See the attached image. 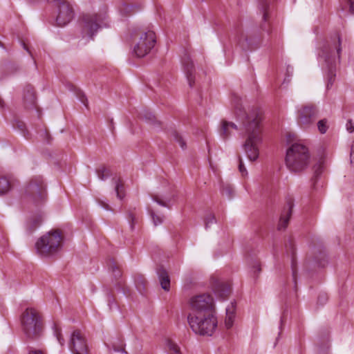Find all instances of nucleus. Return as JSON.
Returning <instances> with one entry per match:
<instances>
[{
  "mask_svg": "<svg viewBox=\"0 0 354 354\" xmlns=\"http://www.w3.org/2000/svg\"><path fill=\"white\" fill-rule=\"evenodd\" d=\"M241 101L238 96H234V114L237 120L241 122V129L245 137L243 145L245 153L250 161H254L259 157V145L262 142L261 117L257 111L247 113Z\"/></svg>",
  "mask_w": 354,
  "mask_h": 354,
  "instance_id": "1",
  "label": "nucleus"
},
{
  "mask_svg": "<svg viewBox=\"0 0 354 354\" xmlns=\"http://www.w3.org/2000/svg\"><path fill=\"white\" fill-rule=\"evenodd\" d=\"M347 39L337 32L326 40L319 48L318 57L324 62L323 68L326 73L327 88L335 82L336 68L339 63L342 49L346 47Z\"/></svg>",
  "mask_w": 354,
  "mask_h": 354,
  "instance_id": "2",
  "label": "nucleus"
},
{
  "mask_svg": "<svg viewBox=\"0 0 354 354\" xmlns=\"http://www.w3.org/2000/svg\"><path fill=\"white\" fill-rule=\"evenodd\" d=\"M64 241L62 231L59 229H52L37 241V253L41 257H55L61 251Z\"/></svg>",
  "mask_w": 354,
  "mask_h": 354,
  "instance_id": "3",
  "label": "nucleus"
},
{
  "mask_svg": "<svg viewBox=\"0 0 354 354\" xmlns=\"http://www.w3.org/2000/svg\"><path fill=\"white\" fill-rule=\"evenodd\" d=\"M21 330L26 337L30 340L38 339L43 333L44 322L37 310L27 308L20 317Z\"/></svg>",
  "mask_w": 354,
  "mask_h": 354,
  "instance_id": "4",
  "label": "nucleus"
},
{
  "mask_svg": "<svg viewBox=\"0 0 354 354\" xmlns=\"http://www.w3.org/2000/svg\"><path fill=\"white\" fill-rule=\"evenodd\" d=\"M310 160L308 147L300 143L292 144L286 151V165L293 173H299L306 169Z\"/></svg>",
  "mask_w": 354,
  "mask_h": 354,
  "instance_id": "5",
  "label": "nucleus"
},
{
  "mask_svg": "<svg viewBox=\"0 0 354 354\" xmlns=\"http://www.w3.org/2000/svg\"><path fill=\"white\" fill-rule=\"evenodd\" d=\"M188 324L192 330L201 335L211 336L217 327L214 312L205 314H189Z\"/></svg>",
  "mask_w": 354,
  "mask_h": 354,
  "instance_id": "6",
  "label": "nucleus"
},
{
  "mask_svg": "<svg viewBox=\"0 0 354 354\" xmlns=\"http://www.w3.org/2000/svg\"><path fill=\"white\" fill-rule=\"evenodd\" d=\"M24 197L35 205H40L46 202V185L42 176H34L29 180L24 188Z\"/></svg>",
  "mask_w": 354,
  "mask_h": 354,
  "instance_id": "7",
  "label": "nucleus"
},
{
  "mask_svg": "<svg viewBox=\"0 0 354 354\" xmlns=\"http://www.w3.org/2000/svg\"><path fill=\"white\" fill-rule=\"evenodd\" d=\"M138 39L136 41L133 53L138 57H143L149 54L156 44V35L152 30H141L138 33Z\"/></svg>",
  "mask_w": 354,
  "mask_h": 354,
  "instance_id": "8",
  "label": "nucleus"
},
{
  "mask_svg": "<svg viewBox=\"0 0 354 354\" xmlns=\"http://www.w3.org/2000/svg\"><path fill=\"white\" fill-rule=\"evenodd\" d=\"M193 310L190 314H205L214 312L213 297L209 294H201L193 297L190 300Z\"/></svg>",
  "mask_w": 354,
  "mask_h": 354,
  "instance_id": "9",
  "label": "nucleus"
},
{
  "mask_svg": "<svg viewBox=\"0 0 354 354\" xmlns=\"http://www.w3.org/2000/svg\"><path fill=\"white\" fill-rule=\"evenodd\" d=\"M318 115L319 110L315 105L312 104L302 105L297 110V123L301 128H308L315 123Z\"/></svg>",
  "mask_w": 354,
  "mask_h": 354,
  "instance_id": "10",
  "label": "nucleus"
},
{
  "mask_svg": "<svg viewBox=\"0 0 354 354\" xmlns=\"http://www.w3.org/2000/svg\"><path fill=\"white\" fill-rule=\"evenodd\" d=\"M104 19V15H84L82 16V34L93 38V35L101 27Z\"/></svg>",
  "mask_w": 354,
  "mask_h": 354,
  "instance_id": "11",
  "label": "nucleus"
},
{
  "mask_svg": "<svg viewBox=\"0 0 354 354\" xmlns=\"http://www.w3.org/2000/svg\"><path fill=\"white\" fill-rule=\"evenodd\" d=\"M58 8V15L56 23L59 26H64L68 24L74 16L72 6L66 0H58L53 2Z\"/></svg>",
  "mask_w": 354,
  "mask_h": 354,
  "instance_id": "12",
  "label": "nucleus"
},
{
  "mask_svg": "<svg viewBox=\"0 0 354 354\" xmlns=\"http://www.w3.org/2000/svg\"><path fill=\"white\" fill-rule=\"evenodd\" d=\"M68 346L73 354H88L89 352L86 338L80 330L72 333Z\"/></svg>",
  "mask_w": 354,
  "mask_h": 354,
  "instance_id": "13",
  "label": "nucleus"
},
{
  "mask_svg": "<svg viewBox=\"0 0 354 354\" xmlns=\"http://www.w3.org/2000/svg\"><path fill=\"white\" fill-rule=\"evenodd\" d=\"M294 206L293 200L291 198H289L286 200V204L283 209V212L281 214L280 219L278 224V230H283L286 228L290 218L292 215V209Z\"/></svg>",
  "mask_w": 354,
  "mask_h": 354,
  "instance_id": "14",
  "label": "nucleus"
},
{
  "mask_svg": "<svg viewBox=\"0 0 354 354\" xmlns=\"http://www.w3.org/2000/svg\"><path fill=\"white\" fill-rule=\"evenodd\" d=\"M212 290L216 297L225 300L231 293L230 286L220 280H215L212 282Z\"/></svg>",
  "mask_w": 354,
  "mask_h": 354,
  "instance_id": "15",
  "label": "nucleus"
},
{
  "mask_svg": "<svg viewBox=\"0 0 354 354\" xmlns=\"http://www.w3.org/2000/svg\"><path fill=\"white\" fill-rule=\"evenodd\" d=\"M23 97L26 109H32L36 107L35 91L31 85H27L24 87Z\"/></svg>",
  "mask_w": 354,
  "mask_h": 354,
  "instance_id": "16",
  "label": "nucleus"
},
{
  "mask_svg": "<svg viewBox=\"0 0 354 354\" xmlns=\"http://www.w3.org/2000/svg\"><path fill=\"white\" fill-rule=\"evenodd\" d=\"M259 7L263 13V19L264 23L261 24V28L262 30L269 32V24L267 21L269 18V10L270 6V1L268 0H259Z\"/></svg>",
  "mask_w": 354,
  "mask_h": 354,
  "instance_id": "17",
  "label": "nucleus"
},
{
  "mask_svg": "<svg viewBox=\"0 0 354 354\" xmlns=\"http://www.w3.org/2000/svg\"><path fill=\"white\" fill-rule=\"evenodd\" d=\"M43 221V216L41 214L30 216L26 221V229L27 233L32 234L38 228Z\"/></svg>",
  "mask_w": 354,
  "mask_h": 354,
  "instance_id": "18",
  "label": "nucleus"
},
{
  "mask_svg": "<svg viewBox=\"0 0 354 354\" xmlns=\"http://www.w3.org/2000/svg\"><path fill=\"white\" fill-rule=\"evenodd\" d=\"M184 66L185 72L186 73L187 79L189 86L192 87L194 84V66L192 61L189 59V57L185 58L183 61Z\"/></svg>",
  "mask_w": 354,
  "mask_h": 354,
  "instance_id": "19",
  "label": "nucleus"
},
{
  "mask_svg": "<svg viewBox=\"0 0 354 354\" xmlns=\"http://www.w3.org/2000/svg\"><path fill=\"white\" fill-rule=\"evenodd\" d=\"M237 130V126L232 122L223 120L220 129V135L223 139L225 140L229 138L232 132Z\"/></svg>",
  "mask_w": 354,
  "mask_h": 354,
  "instance_id": "20",
  "label": "nucleus"
},
{
  "mask_svg": "<svg viewBox=\"0 0 354 354\" xmlns=\"http://www.w3.org/2000/svg\"><path fill=\"white\" fill-rule=\"evenodd\" d=\"M157 274L159 277L162 288L168 291L170 288V279L168 273L165 269L160 268L157 270Z\"/></svg>",
  "mask_w": 354,
  "mask_h": 354,
  "instance_id": "21",
  "label": "nucleus"
},
{
  "mask_svg": "<svg viewBox=\"0 0 354 354\" xmlns=\"http://www.w3.org/2000/svg\"><path fill=\"white\" fill-rule=\"evenodd\" d=\"M120 14L123 16H129L140 10V7L122 2L118 7Z\"/></svg>",
  "mask_w": 354,
  "mask_h": 354,
  "instance_id": "22",
  "label": "nucleus"
},
{
  "mask_svg": "<svg viewBox=\"0 0 354 354\" xmlns=\"http://www.w3.org/2000/svg\"><path fill=\"white\" fill-rule=\"evenodd\" d=\"M236 40L238 44L243 48V49H249L252 48V43L250 40L248 39V35H246L243 32L239 31L237 32L236 35Z\"/></svg>",
  "mask_w": 354,
  "mask_h": 354,
  "instance_id": "23",
  "label": "nucleus"
},
{
  "mask_svg": "<svg viewBox=\"0 0 354 354\" xmlns=\"http://www.w3.org/2000/svg\"><path fill=\"white\" fill-rule=\"evenodd\" d=\"M235 306L233 303L226 308V317L225 324L227 328H230L234 322Z\"/></svg>",
  "mask_w": 354,
  "mask_h": 354,
  "instance_id": "24",
  "label": "nucleus"
},
{
  "mask_svg": "<svg viewBox=\"0 0 354 354\" xmlns=\"http://www.w3.org/2000/svg\"><path fill=\"white\" fill-rule=\"evenodd\" d=\"M113 181L115 184V190L117 197L122 199L124 196V188L122 181L120 178H113Z\"/></svg>",
  "mask_w": 354,
  "mask_h": 354,
  "instance_id": "25",
  "label": "nucleus"
},
{
  "mask_svg": "<svg viewBox=\"0 0 354 354\" xmlns=\"http://www.w3.org/2000/svg\"><path fill=\"white\" fill-rule=\"evenodd\" d=\"M11 189V182L6 177H0V196L7 194Z\"/></svg>",
  "mask_w": 354,
  "mask_h": 354,
  "instance_id": "26",
  "label": "nucleus"
},
{
  "mask_svg": "<svg viewBox=\"0 0 354 354\" xmlns=\"http://www.w3.org/2000/svg\"><path fill=\"white\" fill-rule=\"evenodd\" d=\"M135 283L138 291L142 294L147 285L145 279L142 275L138 274L135 277Z\"/></svg>",
  "mask_w": 354,
  "mask_h": 354,
  "instance_id": "27",
  "label": "nucleus"
},
{
  "mask_svg": "<svg viewBox=\"0 0 354 354\" xmlns=\"http://www.w3.org/2000/svg\"><path fill=\"white\" fill-rule=\"evenodd\" d=\"M109 269L112 272L115 279H118L122 276L121 270L115 261L111 260L109 261Z\"/></svg>",
  "mask_w": 354,
  "mask_h": 354,
  "instance_id": "28",
  "label": "nucleus"
},
{
  "mask_svg": "<svg viewBox=\"0 0 354 354\" xmlns=\"http://www.w3.org/2000/svg\"><path fill=\"white\" fill-rule=\"evenodd\" d=\"M171 136L180 145L182 149H185L186 142L182 138V136L179 134V133L174 129L171 131Z\"/></svg>",
  "mask_w": 354,
  "mask_h": 354,
  "instance_id": "29",
  "label": "nucleus"
},
{
  "mask_svg": "<svg viewBox=\"0 0 354 354\" xmlns=\"http://www.w3.org/2000/svg\"><path fill=\"white\" fill-rule=\"evenodd\" d=\"M96 173L98 178L102 180H106L109 176V170L104 166H101L97 168L96 169Z\"/></svg>",
  "mask_w": 354,
  "mask_h": 354,
  "instance_id": "30",
  "label": "nucleus"
},
{
  "mask_svg": "<svg viewBox=\"0 0 354 354\" xmlns=\"http://www.w3.org/2000/svg\"><path fill=\"white\" fill-rule=\"evenodd\" d=\"M167 346L170 354H181L180 347L174 342L169 340Z\"/></svg>",
  "mask_w": 354,
  "mask_h": 354,
  "instance_id": "31",
  "label": "nucleus"
},
{
  "mask_svg": "<svg viewBox=\"0 0 354 354\" xmlns=\"http://www.w3.org/2000/svg\"><path fill=\"white\" fill-rule=\"evenodd\" d=\"M53 330L54 334L56 336L59 343L61 344V346H63L64 344L65 341L62 335L60 328L56 324H54Z\"/></svg>",
  "mask_w": 354,
  "mask_h": 354,
  "instance_id": "32",
  "label": "nucleus"
},
{
  "mask_svg": "<svg viewBox=\"0 0 354 354\" xmlns=\"http://www.w3.org/2000/svg\"><path fill=\"white\" fill-rule=\"evenodd\" d=\"M153 201H155L158 204L162 205L163 207H169L168 203L171 201L170 198L165 197L164 198H160L158 196H153Z\"/></svg>",
  "mask_w": 354,
  "mask_h": 354,
  "instance_id": "33",
  "label": "nucleus"
},
{
  "mask_svg": "<svg viewBox=\"0 0 354 354\" xmlns=\"http://www.w3.org/2000/svg\"><path fill=\"white\" fill-rule=\"evenodd\" d=\"M317 127L321 133H325L328 129L327 120L323 119L317 122Z\"/></svg>",
  "mask_w": 354,
  "mask_h": 354,
  "instance_id": "34",
  "label": "nucleus"
},
{
  "mask_svg": "<svg viewBox=\"0 0 354 354\" xmlns=\"http://www.w3.org/2000/svg\"><path fill=\"white\" fill-rule=\"evenodd\" d=\"M150 214L151 216V218H152L153 222L154 223V225L156 226L158 225H160V224L162 223L163 220H164V216H163L157 215L153 211H151L150 212Z\"/></svg>",
  "mask_w": 354,
  "mask_h": 354,
  "instance_id": "35",
  "label": "nucleus"
},
{
  "mask_svg": "<svg viewBox=\"0 0 354 354\" xmlns=\"http://www.w3.org/2000/svg\"><path fill=\"white\" fill-rule=\"evenodd\" d=\"M107 302H108V306H109L110 310H112L113 308L116 306L115 298H114L113 295H112V293H111V292H109L107 294Z\"/></svg>",
  "mask_w": 354,
  "mask_h": 354,
  "instance_id": "36",
  "label": "nucleus"
},
{
  "mask_svg": "<svg viewBox=\"0 0 354 354\" xmlns=\"http://www.w3.org/2000/svg\"><path fill=\"white\" fill-rule=\"evenodd\" d=\"M239 170L241 173L242 176H245L248 174V171L243 165V160L241 157L239 156Z\"/></svg>",
  "mask_w": 354,
  "mask_h": 354,
  "instance_id": "37",
  "label": "nucleus"
},
{
  "mask_svg": "<svg viewBox=\"0 0 354 354\" xmlns=\"http://www.w3.org/2000/svg\"><path fill=\"white\" fill-rule=\"evenodd\" d=\"M286 248L288 252H290L292 255L295 252L294 243L291 239H289L286 243Z\"/></svg>",
  "mask_w": 354,
  "mask_h": 354,
  "instance_id": "38",
  "label": "nucleus"
},
{
  "mask_svg": "<svg viewBox=\"0 0 354 354\" xmlns=\"http://www.w3.org/2000/svg\"><path fill=\"white\" fill-rule=\"evenodd\" d=\"M314 169H315V174H314V176L312 178V181H315L316 180V178L319 176V175L321 174L322 170V167L321 165H317L315 167Z\"/></svg>",
  "mask_w": 354,
  "mask_h": 354,
  "instance_id": "39",
  "label": "nucleus"
},
{
  "mask_svg": "<svg viewBox=\"0 0 354 354\" xmlns=\"http://www.w3.org/2000/svg\"><path fill=\"white\" fill-rule=\"evenodd\" d=\"M215 222V217L212 214H209L205 220V227L207 228L209 224Z\"/></svg>",
  "mask_w": 354,
  "mask_h": 354,
  "instance_id": "40",
  "label": "nucleus"
},
{
  "mask_svg": "<svg viewBox=\"0 0 354 354\" xmlns=\"http://www.w3.org/2000/svg\"><path fill=\"white\" fill-rule=\"evenodd\" d=\"M28 354H46L43 350L30 347Z\"/></svg>",
  "mask_w": 354,
  "mask_h": 354,
  "instance_id": "41",
  "label": "nucleus"
},
{
  "mask_svg": "<svg viewBox=\"0 0 354 354\" xmlns=\"http://www.w3.org/2000/svg\"><path fill=\"white\" fill-rule=\"evenodd\" d=\"M328 299V297H327V295L326 294H320L318 297V299H317V301L318 303L321 304H324V303L326 302Z\"/></svg>",
  "mask_w": 354,
  "mask_h": 354,
  "instance_id": "42",
  "label": "nucleus"
},
{
  "mask_svg": "<svg viewBox=\"0 0 354 354\" xmlns=\"http://www.w3.org/2000/svg\"><path fill=\"white\" fill-rule=\"evenodd\" d=\"M346 126V129L349 133H353L354 131V124L351 120H348Z\"/></svg>",
  "mask_w": 354,
  "mask_h": 354,
  "instance_id": "43",
  "label": "nucleus"
},
{
  "mask_svg": "<svg viewBox=\"0 0 354 354\" xmlns=\"http://www.w3.org/2000/svg\"><path fill=\"white\" fill-rule=\"evenodd\" d=\"M40 136L41 137H43V139L46 140L48 142H49V138H50V135L48 134V131L46 129L42 131L40 133Z\"/></svg>",
  "mask_w": 354,
  "mask_h": 354,
  "instance_id": "44",
  "label": "nucleus"
},
{
  "mask_svg": "<svg viewBox=\"0 0 354 354\" xmlns=\"http://www.w3.org/2000/svg\"><path fill=\"white\" fill-rule=\"evenodd\" d=\"M98 203L100 205H101L103 208H104L106 210H112L109 205L106 203H105L103 201L98 200Z\"/></svg>",
  "mask_w": 354,
  "mask_h": 354,
  "instance_id": "45",
  "label": "nucleus"
},
{
  "mask_svg": "<svg viewBox=\"0 0 354 354\" xmlns=\"http://www.w3.org/2000/svg\"><path fill=\"white\" fill-rule=\"evenodd\" d=\"M292 270L293 280H294L295 284L296 285L297 284V281H296L297 270H296V268H295V264H294L293 261L292 262Z\"/></svg>",
  "mask_w": 354,
  "mask_h": 354,
  "instance_id": "46",
  "label": "nucleus"
},
{
  "mask_svg": "<svg viewBox=\"0 0 354 354\" xmlns=\"http://www.w3.org/2000/svg\"><path fill=\"white\" fill-rule=\"evenodd\" d=\"M113 349L115 351L117 352H124V348L123 347V344H122L121 346H116L115 344L113 345Z\"/></svg>",
  "mask_w": 354,
  "mask_h": 354,
  "instance_id": "47",
  "label": "nucleus"
},
{
  "mask_svg": "<svg viewBox=\"0 0 354 354\" xmlns=\"http://www.w3.org/2000/svg\"><path fill=\"white\" fill-rule=\"evenodd\" d=\"M350 156H351V162L352 163H354V141L353 142V144L351 146Z\"/></svg>",
  "mask_w": 354,
  "mask_h": 354,
  "instance_id": "48",
  "label": "nucleus"
},
{
  "mask_svg": "<svg viewBox=\"0 0 354 354\" xmlns=\"http://www.w3.org/2000/svg\"><path fill=\"white\" fill-rule=\"evenodd\" d=\"M131 218V227L133 229L134 224L136 223V218L133 214H129Z\"/></svg>",
  "mask_w": 354,
  "mask_h": 354,
  "instance_id": "49",
  "label": "nucleus"
},
{
  "mask_svg": "<svg viewBox=\"0 0 354 354\" xmlns=\"http://www.w3.org/2000/svg\"><path fill=\"white\" fill-rule=\"evenodd\" d=\"M349 4L350 12L351 14H354V0H348Z\"/></svg>",
  "mask_w": 354,
  "mask_h": 354,
  "instance_id": "50",
  "label": "nucleus"
},
{
  "mask_svg": "<svg viewBox=\"0 0 354 354\" xmlns=\"http://www.w3.org/2000/svg\"><path fill=\"white\" fill-rule=\"evenodd\" d=\"M80 100L86 106H87L88 100L84 94L80 95Z\"/></svg>",
  "mask_w": 354,
  "mask_h": 354,
  "instance_id": "51",
  "label": "nucleus"
},
{
  "mask_svg": "<svg viewBox=\"0 0 354 354\" xmlns=\"http://www.w3.org/2000/svg\"><path fill=\"white\" fill-rule=\"evenodd\" d=\"M17 127L22 131H24L25 129V124L23 122H17Z\"/></svg>",
  "mask_w": 354,
  "mask_h": 354,
  "instance_id": "52",
  "label": "nucleus"
},
{
  "mask_svg": "<svg viewBox=\"0 0 354 354\" xmlns=\"http://www.w3.org/2000/svg\"><path fill=\"white\" fill-rule=\"evenodd\" d=\"M23 46H24V49H26L28 52V53L31 55L30 51L28 50V48H27L26 45L24 43H23Z\"/></svg>",
  "mask_w": 354,
  "mask_h": 354,
  "instance_id": "53",
  "label": "nucleus"
},
{
  "mask_svg": "<svg viewBox=\"0 0 354 354\" xmlns=\"http://www.w3.org/2000/svg\"><path fill=\"white\" fill-rule=\"evenodd\" d=\"M122 281H118V283H117V286H118V288H120V287H122Z\"/></svg>",
  "mask_w": 354,
  "mask_h": 354,
  "instance_id": "54",
  "label": "nucleus"
},
{
  "mask_svg": "<svg viewBox=\"0 0 354 354\" xmlns=\"http://www.w3.org/2000/svg\"><path fill=\"white\" fill-rule=\"evenodd\" d=\"M255 268H257V270L258 272H260L261 271V268H260V266L259 264H257Z\"/></svg>",
  "mask_w": 354,
  "mask_h": 354,
  "instance_id": "55",
  "label": "nucleus"
}]
</instances>
